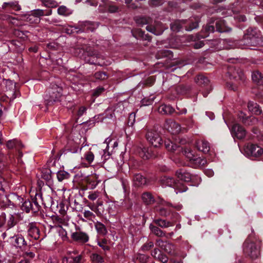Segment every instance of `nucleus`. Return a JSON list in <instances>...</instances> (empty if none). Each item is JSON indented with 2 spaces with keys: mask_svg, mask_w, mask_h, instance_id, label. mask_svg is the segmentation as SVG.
<instances>
[{
  "mask_svg": "<svg viewBox=\"0 0 263 263\" xmlns=\"http://www.w3.org/2000/svg\"><path fill=\"white\" fill-rule=\"evenodd\" d=\"M261 35L257 28H250L247 29L243 39L239 42V47L240 48H250L255 46L259 44Z\"/></svg>",
  "mask_w": 263,
  "mask_h": 263,
  "instance_id": "obj_1",
  "label": "nucleus"
},
{
  "mask_svg": "<svg viewBox=\"0 0 263 263\" xmlns=\"http://www.w3.org/2000/svg\"><path fill=\"white\" fill-rule=\"evenodd\" d=\"M243 251L245 254L255 259L260 255V243L248 239L243 243Z\"/></svg>",
  "mask_w": 263,
  "mask_h": 263,
  "instance_id": "obj_2",
  "label": "nucleus"
},
{
  "mask_svg": "<svg viewBox=\"0 0 263 263\" xmlns=\"http://www.w3.org/2000/svg\"><path fill=\"white\" fill-rule=\"evenodd\" d=\"M52 13V10L49 9L44 11L42 9H35L23 16V19L30 24H38L40 22L41 16H49Z\"/></svg>",
  "mask_w": 263,
  "mask_h": 263,
  "instance_id": "obj_3",
  "label": "nucleus"
},
{
  "mask_svg": "<svg viewBox=\"0 0 263 263\" xmlns=\"http://www.w3.org/2000/svg\"><path fill=\"white\" fill-rule=\"evenodd\" d=\"M160 181L163 187H173L176 194L185 192L187 190V187L182 182L176 181L172 177L164 176L161 179Z\"/></svg>",
  "mask_w": 263,
  "mask_h": 263,
  "instance_id": "obj_4",
  "label": "nucleus"
},
{
  "mask_svg": "<svg viewBox=\"0 0 263 263\" xmlns=\"http://www.w3.org/2000/svg\"><path fill=\"white\" fill-rule=\"evenodd\" d=\"M198 27V22L195 20L193 22L192 20L189 21L186 20H178L171 24V28L174 31H179L182 28H184L187 31L197 28Z\"/></svg>",
  "mask_w": 263,
  "mask_h": 263,
  "instance_id": "obj_5",
  "label": "nucleus"
},
{
  "mask_svg": "<svg viewBox=\"0 0 263 263\" xmlns=\"http://www.w3.org/2000/svg\"><path fill=\"white\" fill-rule=\"evenodd\" d=\"M243 154L251 159H257L262 155L263 149L257 144L248 143L244 146Z\"/></svg>",
  "mask_w": 263,
  "mask_h": 263,
  "instance_id": "obj_6",
  "label": "nucleus"
},
{
  "mask_svg": "<svg viewBox=\"0 0 263 263\" xmlns=\"http://www.w3.org/2000/svg\"><path fill=\"white\" fill-rule=\"evenodd\" d=\"M37 197L39 198H42L41 196L39 194H35V199L33 200L32 201L29 200H24L23 198H20V197H17V199L20 201H21L22 203L20 205L21 209L26 212V213H29L30 212H32V213H36L38 212L40 210V206L39 203L37 202Z\"/></svg>",
  "mask_w": 263,
  "mask_h": 263,
  "instance_id": "obj_7",
  "label": "nucleus"
},
{
  "mask_svg": "<svg viewBox=\"0 0 263 263\" xmlns=\"http://www.w3.org/2000/svg\"><path fill=\"white\" fill-rule=\"evenodd\" d=\"M61 88L56 84H51L44 96L45 100L47 103L55 102L61 96Z\"/></svg>",
  "mask_w": 263,
  "mask_h": 263,
  "instance_id": "obj_8",
  "label": "nucleus"
},
{
  "mask_svg": "<svg viewBox=\"0 0 263 263\" xmlns=\"http://www.w3.org/2000/svg\"><path fill=\"white\" fill-rule=\"evenodd\" d=\"M147 140L154 147H159L162 144V139L159 134L155 130H148L146 134Z\"/></svg>",
  "mask_w": 263,
  "mask_h": 263,
  "instance_id": "obj_9",
  "label": "nucleus"
},
{
  "mask_svg": "<svg viewBox=\"0 0 263 263\" xmlns=\"http://www.w3.org/2000/svg\"><path fill=\"white\" fill-rule=\"evenodd\" d=\"M147 140L154 147H159L162 144V139L159 134L155 130H148L146 134Z\"/></svg>",
  "mask_w": 263,
  "mask_h": 263,
  "instance_id": "obj_10",
  "label": "nucleus"
},
{
  "mask_svg": "<svg viewBox=\"0 0 263 263\" xmlns=\"http://www.w3.org/2000/svg\"><path fill=\"white\" fill-rule=\"evenodd\" d=\"M156 245L157 247L170 254L174 255L175 254V246L171 243L163 241L162 239H159L156 240Z\"/></svg>",
  "mask_w": 263,
  "mask_h": 263,
  "instance_id": "obj_11",
  "label": "nucleus"
},
{
  "mask_svg": "<svg viewBox=\"0 0 263 263\" xmlns=\"http://www.w3.org/2000/svg\"><path fill=\"white\" fill-rule=\"evenodd\" d=\"M231 133L233 137L241 139L246 135L245 129L237 123H234L231 129Z\"/></svg>",
  "mask_w": 263,
  "mask_h": 263,
  "instance_id": "obj_12",
  "label": "nucleus"
},
{
  "mask_svg": "<svg viewBox=\"0 0 263 263\" xmlns=\"http://www.w3.org/2000/svg\"><path fill=\"white\" fill-rule=\"evenodd\" d=\"M165 128L172 134H178L181 130L180 126L172 120H167L165 124Z\"/></svg>",
  "mask_w": 263,
  "mask_h": 263,
  "instance_id": "obj_13",
  "label": "nucleus"
},
{
  "mask_svg": "<svg viewBox=\"0 0 263 263\" xmlns=\"http://www.w3.org/2000/svg\"><path fill=\"white\" fill-rule=\"evenodd\" d=\"M71 238L76 241L85 243L89 240V236L87 233L82 231H77L71 235Z\"/></svg>",
  "mask_w": 263,
  "mask_h": 263,
  "instance_id": "obj_14",
  "label": "nucleus"
},
{
  "mask_svg": "<svg viewBox=\"0 0 263 263\" xmlns=\"http://www.w3.org/2000/svg\"><path fill=\"white\" fill-rule=\"evenodd\" d=\"M14 247L18 248H22L27 245V242L25 241L24 237L18 234H16L15 236L9 241Z\"/></svg>",
  "mask_w": 263,
  "mask_h": 263,
  "instance_id": "obj_15",
  "label": "nucleus"
},
{
  "mask_svg": "<svg viewBox=\"0 0 263 263\" xmlns=\"http://www.w3.org/2000/svg\"><path fill=\"white\" fill-rule=\"evenodd\" d=\"M238 118L246 125H251L255 124L257 122V119L252 116H248L241 111L238 115Z\"/></svg>",
  "mask_w": 263,
  "mask_h": 263,
  "instance_id": "obj_16",
  "label": "nucleus"
},
{
  "mask_svg": "<svg viewBox=\"0 0 263 263\" xmlns=\"http://www.w3.org/2000/svg\"><path fill=\"white\" fill-rule=\"evenodd\" d=\"M51 219L55 226L62 228V226H66L68 224L69 219L65 215H53Z\"/></svg>",
  "mask_w": 263,
  "mask_h": 263,
  "instance_id": "obj_17",
  "label": "nucleus"
},
{
  "mask_svg": "<svg viewBox=\"0 0 263 263\" xmlns=\"http://www.w3.org/2000/svg\"><path fill=\"white\" fill-rule=\"evenodd\" d=\"M176 175L177 177L184 182H189L192 179V176L191 174L187 172L185 170L181 168L176 172Z\"/></svg>",
  "mask_w": 263,
  "mask_h": 263,
  "instance_id": "obj_18",
  "label": "nucleus"
},
{
  "mask_svg": "<svg viewBox=\"0 0 263 263\" xmlns=\"http://www.w3.org/2000/svg\"><path fill=\"white\" fill-rule=\"evenodd\" d=\"M152 256L155 259L162 262L166 263L168 261V257L164 254H162L158 249H155L151 253Z\"/></svg>",
  "mask_w": 263,
  "mask_h": 263,
  "instance_id": "obj_19",
  "label": "nucleus"
},
{
  "mask_svg": "<svg viewBox=\"0 0 263 263\" xmlns=\"http://www.w3.org/2000/svg\"><path fill=\"white\" fill-rule=\"evenodd\" d=\"M3 9H5L7 10H14L15 11H20L21 9V7L19 5L17 1L5 2L2 6Z\"/></svg>",
  "mask_w": 263,
  "mask_h": 263,
  "instance_id": "obj_20",
  "label": "nucleus"
},
{
  "mask_svg": "<svg viewBox=\"0 0 263 263\" xmlns=\"http://www.w3.org/2000/svg\"><path fill=\"white\" fill-rule=\"evenodd\" d=\"M196 146L199 151L204 153L209 152L210 147L209 143L204 140H199L196 142Z\"/></svg>",
  "mask_w": 263,
  "mask_h": 263,
  "instance_id": "obj_21",
  "label": "nucleus"
},
{
  "mask_svg": "<svg viewBox=\"0 0 263 263\" xmlns=\"http://www.w3.org/2000/svg\"><path fill=\"white\" fill-rule=\"evenodd\" d=\"M151 148L146 147H140L138 149L139 156L144 159H148L153 157Z\"/></svg>",
  "mask_w": 263,
  "mask_h": 263,
  "instance_id": "obj_22",
  "label": "nucleus"
},
{
  "mask_svg": "<svg viewBox=\"0 0 263 263\" xmlns=\"http://www.w3.org/2000/svg\"><path fill=\"white\" fill-rule=\"evenodd\" d=\"M16 231L12 227H7L6 230L2 234L3 239H7L8 241L11 240L16 234Z\"/></svg>",
  "mask_w": 263,
  "mask_h": 263,
  "instance_id": "obj_23",
  "label": "nucleus"
},
{
  "mask_svg": "<svg viewBox=\"0 0 263 263\" xmlns=\"http://www.w3.org/2000/svg\"><path fill=\"white\" fill-rule=\"evenodd\" d=\"M28 235L34 239H37L39 238L40 231L39 229L33 223L29 225L28 230Z\"/></svg>",
  "mask_w": 263,
  "mask_h": 263,
  "instance_id": "obj_24",
  "label": "nucleus"
},
{
  "mask_svg": "<svg viewBox=\"0 0 263 263\" xmlns=\"http://www.w3.org/2000/svg\"><path fill=\"white\" fill-rule=\"evenodd\" d=\"M248 108L249 111L255 115H259L261 113V110L259 105L255 102L249 101L248 103Z\"/></svg>",
  "mask_w": 263,
  "mask_h": 263,
  "instance_id": "obj_25",
  "label": "nucleus"
},
{
  "mask_svg": "<svg viewBox=\"0 0 263 263\" xmlns=\"http://www.w3.org/2000/svg\"><path fill=\"white\" fill-rule=\"evenodd\" d=\"M230 78L238 79L241 80H244V75L240 70H233L232 68H230L228 72Z\"/></svg>",
  "mask_w": 263,
  "mask_h": 263,
  "instance_id": "obj_26",
  "label": "nucleus"
},
{
  "mask_svg": "<svg viewBox=\"0 0 263 263\" xmlns=\"http://www.w3.org/2000/svg\"><path fill=\"white\" fill-rule=\"evenodd\" d=\"M133 182L135 186H139L146 183V178L140 174H136L134 175Z\"/></svg>",
  "mask_w": 263,
  "mask_h": 263,
  "instance_id": "obj_27",
  "label": "nucleus"
},
{
  "mask_svg": "<svg viewBox=\"0 0 263 263\" xmlns=\"http://www.w3.org/2000/svg\"><path fill=\"white\" fill-rule=\"evenodd\" d=\"M206 162L207 161L204 158L196 156L194 160L191 162V164L193 167L197 168L203 166Z\"/></svg>",
  "mask_w": 263,
  "mask_h": 263,
  "instance_id": "obj_28",
  "label": "nucleus"
},
{
  "mask_svg": "<svg viewBox=\"0 0 263 263\" xmlns=\"http://www.w3.org/2000/svg\"><path fill=\"white\" fill-rule=\"evenodd\" d=\"M216 30L220 32H224L229 31L227 29L225 21L222 19L217 20L215 23Z\"/></svg>",
  "mask_w": 263,
  "mask_h": 263,
  "instance_id": "obj_29",
  "label": "nucleus"
},
{
  "mask_svg": "<svg viewBox=\"0 0 263 263\" xmlns=\"http://www.w3.org/2000/svg\"><path fill=\"white\" fill-rule=\"evenodd\" d=\"M153 222L162 228H166L174 226V223L171 221H167L164 219H155Z\"/></svg>",
  "mask_w": 263,
  "mask_h": 263,
  "instance_id": "obj_30",
  "label": "nucleus"
},
{
  "mask_svg": "<svg viewBox=\"0 0 263 263\" xmlns=\"http://www.w3.org/2000/svg\"><path fill=\"white\" fill-rule=\"evenodd\" d=\"M173 108L170 105L163 104L158 108L159 113L163 115H170L174 112Z\"/></svg>",
  "mask_w": 263,
  "mask_h": 263,
  "instance_id": "obj_31",
  "label": "nucleus"
},
{
  "mask_svg": "<svg viewBox=\"0 0 263 263\" xmlns=\"http://www.w3.org/2000/svg\"><path fill=\"white\" fill-rule=\"evenodd\" d=\"M141 198L142 201L146 204H151L155 202L154 197L149 192L144 193Z\"/></svg>",
  "mask_w": 263,
  "mask_h": 263,
  "instance_id": "obj_32",
  "label": "nucleus"
},
{
  "mask_svg": "<svg viewBox=\"0 0 263 263\" xmlns=\"http://www.w3.org/2000/svg\"><path fill=\"white\" fill-rule=\"evenodd\" d=\"M252 79L253 81L257 85H263V76L259 71L253 72L252 74Z\"/></svg>",
  "mask_w": 263,
  "mask_h": 263,
  "instance_id": "obj_33",
  "label": "nucleus"
},
{
  "mask_svg": "<svg viewBox=\"0 0 263 263\" xmlns=\"http://www.w3.org/2000/svg\"><path fill=\"white\" fill-rule=\"evenodd\" d=\"M149 229L152 233L155 234L156 236L160 237H165V233L164 232L162 231L160 229L158 228L157 227L154 226L153 224H151L149 225Z\"/></svg>",
  "mask_w": 263,
  "mask_h": 263,
  "instance_id": "obj_34",
  "label": "nucleus"
},
{
  "mask_svg": "<svg viewBox=\"0 0 263 263\" xmlns=\"http://www.w3.org/2000/svg\"><path fill=\"white\" fill-rule=\"evenodd\" d=\"M81 259V255H78L76 257H65L63 259L62 263H80Z\"/></svg>",
  "mask_w": 263,
  "mask_h": 263,
  "instance_id": "obj_35",
  "label": "nucleus"
},
{
  "mask_svg": "<svg viewBox=\"0 0 263 263\" xmlns=\"http://www.w3.org/2000/svg\"><path fill=\"white\" fill-rule=\"evenodd\" d=\"M195 82L199 85H203L204 86H208L209 81L205 76L199 75L196 77Z\"/></svg>",
  "mask_w": 263,
  "mask_h": 263,
  "instance_id": "obj_36",
  "label": "nucleus"
},
{
  "mask_svg": "<svg viewBox=\"0 0 263 263\" xmlns=\"http://www.w3.org/2000/svg\"><path fill=\"white\" fill-rule=\"evenodd\" d=\"M164 145L165 148L169 151L174 152L179 147L176 144L173 143L170 140L167 139L164 141Z\"/></svg>",
  "mask_w": 263,
  "mask_h": 263,
  "instance_id": "obj_37",
  "label": "nucleus"
},
{
  "mask_svg": "<svg viewBox=\"0 0 263 263\" xmlns=\"http://www.w3.org/2000/svg\"><path fill=\"white\" fill-rule=\"evenodd\" d=\"M16 223L15 220V216L12 214L8 215L7 217L6 221V227H12L14 228V226Z\"/></svg>",
  "mask_w": 263,
  "mask_h": 263,
  "instance_id": "obj_38",
  "label": "nucleus"
},
{
  "mask_svg": "<svg viewBox=\"0 0 263 263\" xmlns=\"http://www.w3.org/2000/svg\"><path fill=\"white\" fill-rule=\"evenodd\" d=\"M58 13L61 15L68 16L72 13V11L64 6H61L58 9Z\"/></svg>",
  "mask_w": 263,
  "mask_h": 263,
  "instance_id": "obj_39",
  "label": "nucleus"
},
{
  "mask_svg": "<svg viewBox=\"0 0 263 263\" xmlns=\"http://www.w3.org/2000/svg\"><path fill=\"white\" fill-rule=\"evenodd\" d=\"M110 141H111L110 139H109L108 138H106L105 139V140L104 141V143L106 144V147L105 149H101V152H100V154L101 155V159L103 160H106L109 156L108 153L107 155L106 154L107 149L108 147L109 143L110 142Z\"/></svg>",
  "mask_w": 263,
  "mask_h": 263,
  "instance_id": "obj_40",
  "label": "nucleus"
},
{
  "mask_svg": "<svg viewBox=\"0 0 263 263\" xmlns=\"http://www.w3.org/2000/svg\"><path fill=\"white\" fill-rule=\"evenodd\" d=\"M57 176L58 180L62 181L65 179H68L70 177V174L65 171H60L57 173Z\"/></svg>",
  "mask_w": 263,
  "mask_h": 263,
  "instance_id": "obj_41",
  "label": "nucleus"
},
{
  "mask_svg": "<svg viewBox=\"0 0 263 263\" xmlns=\"http://www.w3.org/2000/svg\"><path fill=\"white\" fill-rule=\"evenodd\" d=\"M95 228L98 232L101 235H105L106 233V230L105 226L100 222H97L95 224Z\"/></svg>",
  "mask_w": 263,
  "mask_h": 263,
  "instance_id": "obj_42",
  "label": "nucleus"
},
{
  "mask_svg": "<svg viewBox=\"0 0 263 263\" xmlns=\"http://www.w3.org/2000/svg\"><path fill=\"white\" fill-rule=\"evenodd\" d=\"M183 155L189 160L190 162H191L196 156L193 154V152L192 150L189 148H185L183 151Z\"/></svg>",
  "mask_w": 263,
  "mask_h": 263,
  "instance_id": "obj_43",
  "label": "nucleus"
},
{
  "mask_svg": "<svg viewBox=\"0 0 263 263\" xmlns=\"http://www.w3.org/2000/svg\"><path fill=\"white\" fill-rule=\"evenodd\" d=\"M90 258L93 263H103L104 262L103 257L97 253L92 254Z\"/></svg>",
  "mask_w": 263,
  "mask_h": 263,
  "instance_id": "obj_44",
  "label": "nucleus"
},
{
  "mask_svg": "<svg viewBox=\"0 0 263 263\" xmlns=\"http://www.w3.org/2000/svg\"><path fill=\"white\" fill-rule=\"evenodd\" d=\"M46 7H56L58 4L53 0H40Z\"/></svg>",
  "mask_w": 263,
  "mask_h": 263,
  "instance_id": "obj_45",
  "label": "nucleus"
},
{
  "mask_svg": "<svg viewBox=\"0 0 263 263\" xmlns=\"http://www.w3.org/2000/svg\"><path fill=\"white\" fill-rule=\"evenodd\" d=\"M84 158L88 164H91L94 160L95 156L92 152L88 151L84 154Z\"/></svg>",
  "mask_w": 263,
  "mask_h": 263,
  "instance_id": "obj_46",
  "label": "nucleus"
},
{
  "mask_svg": "<svg viewBox=\"0 0 263 263\" xmlns=\"http://www.w3.org/2000/svg\"><path fill=\"white\" fill-rule=\"evenodd\" d=\"M20 144H21L20 142L17 140H11L8 141L7 143V147L9 149H11Z\"/></svg>",
  "mask_w": 263,
  "mask_h": 263,
  "instance_id": "obj_47",
  "label": "nucleus"
},
{
  "mask_svg": "<svg viewBox=\"0 0 263 263\" xmlns=\"http://www.w3.org/2000/svg\"><path fill=\"white\" fill-rule=\"evenodd\" d=\"M84 216L89 220H92L95 217V215L91 212L88 210H85L83 212Z\"/></svg>",
  "mask_w": 263,
  "mask_h": 263,
  "instance_id": "obj_48",
  "label": "nucleus"
},
{
  "mask_svg": "<svg viewBox=\"0 0 263 263\" xmlns=\"http://www.w3.org/2000/svg\"><path fill=\"white\" fill-rule=\"evenodd\" d=\"M59 233L63 241L68 240V238L67 237V233L64 229L61 228L59 230Z\"/></svg>",
  "mask_w": 263,
  "mask_h": 263,
  "instance_id": "obj_49",
  "label": "nucleus"
},
{
  "mask_svg": "<svg viewBox=\"0 0 263 263\" xmlns=\"http://www.w3.org/2000/svg\"><path fill=\"white\" fill-rule=\"evenodd\" d=\"M222 42L224 44V48L227 49L234 48L236 46L235 45H233V43H232L230 40H222Z\"/></svg>",
  "mask_w": 263,
  "mask_h": 263,
  "instance_id": "obj_50",
  "label": "nucleus"
},
{
  "mask_svg": "<svg viewBox=\"0 0 263 263\" xmlns=\"http://www.w3.org/2000/svg\"><path fill=\"white\" fill-rule=\"evenodd\" d=\"M164 3L163 0H149L148 4L151 6H159L163 4Z\"/></svg>",
  "mask_w": 263,
  "mask_h": 263,
  "instance_id": "obj_51",
  "label": "nucleus"
},
{
  "mask_svg": "<svg viewBox=\"0 0 263 263\" xmlns=\"http://www.w3.org/2000/svg\"><path fill=\"white\" fill-rule=\"evenodd\" d=\"M6 17L11 24L15 26H20L21 25L19 21L15 17H13L9 15H6Z\"/></svg>",
  "mask_w": 263,
  "mask_h": 263,
  "instance_id": "obj_52",
  "label": "nucleus"
},
{
  "mask_svg": "<svg viewBox=\"0 0 263 263\" xmlns=\"http://www.w3.org/2000/svg\"><path fill=\"white\" fill-rule=\"evenodd\" d=\"M7 217L4 213L0 214V228H3L6 224Z\"/></svg>",
  "mask_w": 263,
  "mask_h": 263,
  "instance_id": "obj_53",
  "label": "nucleus"
},
{
  "mask_svg": "<svg viewBox=\"0 0 263 263\" xmlns=\"http://www.w3.org/2000/svg\"><path fill=\"white\" fill-rule=\"evenodd\" d=\"M154 246V243L152 241H149L144 245H143L141 247V250L143 251H146L149 250L150 249L153 248Z\"/></svg>",
  "mask_w": 263,
  "mask_h": 263,
  "instance_id": "obj_54",
  "label": "nucleus"
},
{
  "mask_svg": "<svg viewBox=\"0 0 263 263\" xmlns=\"http://www.w3.org/2000/svg\"><path fill=\"white\" fill-rule=\"evenodd\" d=\"M95 78L97 79L105 80L107 78V75L103 72H97L95 74Z\"/></svg>",
  "mask_w": 263,
  "mask_h": 263,
  "instance_id": "obj_55",
  "label": "nucleus"
},
{
  "mask_svg": "<svg viewBox=\"0 0 263 263\" xmlns=\"http://www.w3.org/2000/svg\"><path fill=\"white\" fill-rule=\"evenodd\" d=\"M73 205H72V203L71 205L72 206V208L75 209L77 211H82L83 208L81 204H79L77 202L76 200L73 201Z\"/></svg>",
  "mask_w": 263,
  "mask_h": 263,
  "instance_id": "obj_56",
  "label": "nucleus"
},
{
  "mask_svg": "<svg viewBox=\"0 0 263 263\" xmlns=\"http://www.w3.org/2000/svg\"><path fill=\"white\" fill-rule=\"evenodd\" d=\"M146 29L148 31L152 32V33H153L155 35H160L161 34V32H157L156 31V29L152 26H147L146 27Z\"/></svg>",
  "mask_w": 263,
  "mask_h": 263,
  "instance_id": "obj_57",
  "label": "nucleus"
},
{
  "mask_svg": "<svg viewBox=\"0 0 263 263\" xmlns=\"http://www.w3.org/2000/svg\"><path fill=\"white\" fill-rule=\"evenodd\" d=\"M105 240H102V241H98V245L101 248H102L103 249V250L107 251L109 250V248L108 246L105 245Z\"/></svg>",
  "mask_w": 263,
  "mask_h": 263,
  "instance_id": "obj_58",
  "label": "nucleus"
},
{
  "mask_svg": "<svg viewBox=\"0 0 263 263\" xmlns=\"http://www.w3.org/2000/svg\"><path fill=\"white\" fill-rule=\"evenodd\" d=\"M42 178L46 181H49L51 178V174L48 171L46 172H42Z\"/></svg>",
  "mask_w": 263,
  "mask_h": 263,
  "instance_id": "obj_59",
  "label": "nucleus"
},
{
  "mask_svg": "<svg viewBox=\"0 0 263 263\" xmlns=\"http://www.w3.org/2000/svg\"><path fill=\"white\" fill-rule=\"evenodd\" d=\"M87 108L85 106H81L79 108L77 115L80 117L83 116L86 111Z\"/></svg>",
  "mask_w": 263,
  "mask_h": 263,
  "instance_id": "obj_60",
  "label": "nucleus"
},
{
  "mask_svg": "<svg viewBox=\"0 0 263 263\" xmlns=\"http://www.w3.org/2000/svg\"><path fill=\"white\" fill-rule=\"evenodd\" d=\"M204 174L209 177H211L214 175V173L213 170L209 168L204 171Z\"/></svg>",
  "mask_w": 263,
  "mask_h": 263,
  "instance_id": "obj_61",
  "label": "nucleus"
},
{
  "mask_svg": "<svg viewBox=\"0 0 263 263\" xmlns=\"http://www.w3.org/2000/svg\"><path fill=\"white\" fill-rule=\"evenodd\" d=\"M7 200V198L4 195L0 194V207H2L4 205L5 200Z\"/></svg>",
  "mask_w": 263,
  "mask_h": 263,
  "instance_id": "obj_62",
  "label": "nucleus"
},
{
  "mask_svg": "<svg viewBox=\"0 0 263 263\" xmlns=\"http://www.w3.org/2000/svg\"><path fill=\"white\" fill-rule=\"evenodd\" d=\"M235 19L237 20L238 21L240 22H245L246 20V17L245 15H235L234 16Z\"/></svg>",
  "mask_w": 263,
  "mask_h": 263,
  "instance_id": "obj_63",
  "label": "nucleus"
},
{
  "mask_svg": "<svg viewBox=\"0 0 263 263\" xmlns=\"http://www.w3.org/2000/svg\"><path fill=\"white\" fill-rule=\"evenodd\" d=\"M98 197V195L97 193H92L89 194V195L88 196V198L90 200L93 201V200H96Z\"/></svg>",
  "mask_w": 263,
  "mask_h": 263,
  "instance_id": "obj_64",
  "label": "nucleus"
}]
</instances>
